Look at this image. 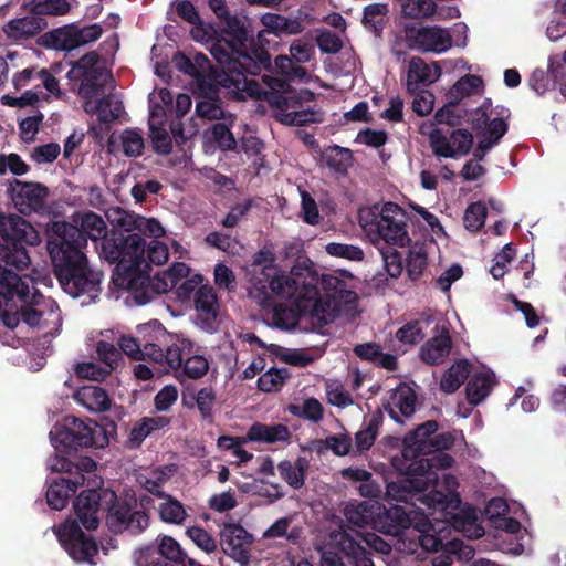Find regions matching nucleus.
Returning a JSON list of instances; mask_svg holds the SVG:
<instances>
[{"label":"nucleus","instance_id":"nucleus-1","mask_svg":"<svg viewBox=\"0 0 566 566\" xmlns=\"http://www.w3.org/2000/svg\"><path fill=\"white\" fill-rule=\"evenodd\" d=\"M40 241L39 232L25 219L0 212V310L19 308L22 321L31 327L41 324L43 312L38 306L44 297L31 276L19 275L14 270L28 269V247Z\"/></svg>","mask_w":566,"mask_h":566},{"label":"nucleus","instance_id":"nucleus-2","mask_svg":"<svg viewBox=\"0 0 566 566\" xmlns=\"http://www.w3.org/2000/svg\"><path fill=\"white\" fill-rule=\"evenodd\" d=\"M80 238L74 224L54 222L46 241L51 266L61 289L72 297L97 292L102 272L93 270L83 247L73 238Z\"/></svg>","mask_w":566,"mask_h":566},{"label":"nucleus","instance_id":"nucleus-3","mask_svg":"<svg viewBox=\"0 0 566 566\" xmlns=\"http://www.w3.org/2000/svg\"><path fill=\"white\" fill-rule=\"evenodd\" d=\"M95 247L101 259L115 264L113 282L116 286L135 291L134 298L140 305L153 298L144 290L151 283V266L145 260L146 240L139 233L113 228Z\"/></svg>","mask_w":566,"mask_h":566},{"label":"nucleus","instance_id":"nucleus-4","mask_svg":"<svg viewBox=\"0 0 566 566\" xmlns=\"http://www.w3.org/2000/svg\"><path fill=\"white\" fill-rule=\"evenodd\" d=\"M273 249L264 245L255 252L244 266L245 279L250 284L249 296L261 307L272 305V294L291 295L296 290L304 266L297 262L289 275L275 264Z\"/></svg>","mask_w":566,"mask_h":566},{"label":"nucleus","instance_id":"nucleus-5","mask_svg":"<svg viewBox=\"0 0 566 566\" xmlns=\"http://www.w3.org/2000/svg\"><path fill=\"white\" fill-rule=\"evenodd\" d=\"M453 461L450 454L443 453L442 451L415 459H399V457H394L391 464L401 475V479L397 482L389 483L388 489L397 493L422 492L426 489L427 482L421 478L428 474L432 469L450 468Z\"/></svg>","mask_w":566,"mask_h":566},{"label":"nucleus","instance_id":"nucleus-6","mask_svg":"<svg viewBox=\"0 0 566 566\" xmlns=\"http://www.w3.org/2000/svg\"><path fill=\"white\" fill-rule=\"evenodd\" d=\"M303 265L304 272L300 275L297 285H301L304 296L305 316H310L316 327H324L338 317L343 304L333 297L319 296L318 273L305 261Z\"/></svg>","mask_w":566,"mask_h":566},{"label":"nucleus","instance_id":"nucleus-7","mask_svg":"<svg viewBox=\"0 0 566 566\" xmlns=\"http://www.w3.org/2000/svg\"><path fill=\"white\" fill-rule=\"evenodd\" d=\"M438 428L436 420H428L417 426L401 440L402 450L399 459H415L451 449L454 444V436L451 432L433 436Z\"/></svg>","mask_w":566,"mask_h":566},{"label":"nucleus","instance_id":"nucleus-8","mask_svg":"<svg viewBox=\"0 0 566 566\" xmlns=\"http://www.w3.org/2000/svg\"><path fill=\"white\" fill-rule=\"evenodd\" d=\"M99 430L94 421L85 422L74 416H66L50 431V438L56 452L71 454L80 449L96 444L95 434Z\"/></svg>","mask_w":566,"mask_h":566},{"label":"nucleus","instance_id":"nucleus-9","mask_svg":"<svg viewBox=\"0 0 566 566\" xmlns=\"http://www.w3.org/2000/svg\"><path fill=\"white\" fill-rule=\"evenodd\" d=\"M107 527L113 533L142 534L149 526V515L144 510H138L137 497L135 494L118 496L114 503L108 505L105 515Z\"/></svg>","mask_w":566,"mask_h":566},{"label":"nucleus","instance_id":"nucleus-10","mask_svg":"<svg viewBox=\"0 0 566 566\" xmlns=\"http://www.w3.org/2000/svg\"><path fill=\"white\" fill-rule=\"evenodd\" d=\"M115 499L116 492L111 489L83 490L73 502L75 515L87 531H94L99 525L101 515L107 514L108 505Z\"/></svg>","mask_w":566,"mask_h":566},{"label":"nucleus","instance_id":"nucleus-11","mask_svg":"<svg viewBox=\"0 0 566 566\" xmlns=\"http://www.w3.org/2000/svg\"><path fill=\"white\" fill-rule=\"evenodd\" d=\"M243 49L244 48L237 46V44L226 39L217 40L212 44L210 52L218 65L213 66L214 69L209 70L206 81H201V85L208 90L209 94H214L211 81H216L222 86V84L226 83L221 76L222 74H226L231 78L234 75V72H238L241 69L240 55H242Z\"/></svg>","mask_w":566,"mask_h":566},{"label":"nucleus","instance_id":"nucleus-12","mask_svg":"<svg viewBox=\"0 0 566 566\" xmlns=\"http://www.w3.org/2000/svg\"><path fill=\"white\" fill-rule=\"evenodd\" d=\"M61 546L76 562H91L98 553V546L92 536L86 535L75 520L52 527Z\"/></svg>","mask_w":566,"mask_h":566},{"label":"nucleus","instance_id":"nucleus-13","mask_svg":"<svg viewBox=\"0 0 566 566\" xmlns=\"http://www.w3.org/2000/svg\"><path fill=\"white\" fill-rule=\"evenodd\" d=\"M429 145L437 157L457 158L470 153L473 135L464 128L453 129L449 135L437 128L429 134Z\"/></svg>","mask_w":566,"mask_h":566},{"label":"nucleus","instance_id":"nucleus-14","mask_svg":"<svg viewBox=\"0 0 566 566\" xmlns=\"http://www.w3.org/2000/svg\"><path fill=\"white\" fill-rule=\"evenodd\" d=\"M8 193L19 212L30 214L43 209L49 189L40 182H25L14 178L9 182Z\"/></svg>","mask_w":566,"mask_h":566},{"label":"nucleus","instance_id":"nucleus-15","mask_svg":"<svg viewBox=\"0 0 566 566\" xmlns=\"http://www.w3.org/2000/svg\"><path fill=\"white\" fill-rule=\"evenodd\" d=\"M268 87L271 92L266 94V102L280 112L302 107L303 101H313L314 93L308 88L296 91L284 78L268 77Z\"/></svg>","mask_w":566,"mask_h":566},{"label":"nucleus","instance_id":"nucleus-16","mask_svg":"<svg viewBox=\"0 0 566 566\" xmlns=\"http://www.w3.org/2000/svg\"><path fill=\"white\" fill-rule=\"evenodd\" d=\"M196 324L207 333H216L220 325V304L211 285H201L193 296Z\"/></svg>","mask_w":566,"mask_h":566},{"label":"nucleus","instance_id":"nucleus-17","mask_svg":"<svg viewBox=\"0 0 566 566\" xmlns=\"http://www.w3.org/2000/svg\"><path fill=\"white\" fill-rule=\"evenodd\" d=\"M361 532L352 527L340 525L331 533V541L343 552L355 566H375L370 552L358 541Z\"/></svg>","mask_w":566,"mask_h":566},{"label":"nucleus","instance_id":"nucleus-18","mask_svg":"<svg viewBox=\"0 0 566 566\" xmlns=\"http://www.w3.org/2000/svg\"><path fill=\"white\" fill-rule=\"evenodd\" d=\"M222 551L241 565H248L252 535L240 524H224L220 532Z\"/></svg>","mask_w":566,"mask_h":566},{"label":"nucleus","instance_id":"nucleus-19","mask_svg":"<svg viewBox=\"0 0 566 566\" xmlns=\"http://www.w3.org/2000/svg\"><path fill=\"white\" fill-rule=\"evenodd\" d=\"M156 552L160 558L147 566H202L196 558L190 557L179 542L170 535L157 536Z\"/></svg>","mask_w":566,"mask_h":566},{"label":"nucleus","instance_id":"nucleus-20","mask_svg":"<svg viewBox=\"0 0 566 566\" xmlns=\"http://www.w3.org/2000/svg\"><path fill=\"white\" fill-rule=\"evenodd\" d=\"M248 73L240 69L234 72V75L229 78L228 75L222 74L223 81L222 88L226 91V96L233 101H245L247 97L255 99H265L266 94L271 92L264 91L258 81L248 78Z\"/></svg>","mask_w":566,"mask_h":566},{"label":"nucleus","instance_id":"nucleus-21","mask_svg":"<svg viewBox=\"0 0 566 566\" xmlns=\"http://www.w3.org/2000/svg\"><path fill=\"white\" fill-rule=\"evenodd\" d=\"M417 400L416 391L410 386L400 384L391 391L389 400L382 403L381 410L398 424H405L402 418H410L416 412Z\"/></svg>","mask_w":566,"mask_h":566},{"label":"nucleus","instance_id":"nucleus-22","mask_svg":"<svg viewBox=\"0 0 566 566\" xmlns=\"http://www.w3.org/2000/svg\"><path fill=\"white\" fill-rule=\"evenodd\" d=\"M279 297L293 300L291 305L277 304L273 307L272 319L276 327L281 329H293L297 326L300 319L305 316L304 296L302 295L301 285H296V290L291 295H277Z\"/></svg>","mask_w":566,"mask_h":566},{"label":"nucleus","instance_id":"nucleus-23","mask_svg":"<svg viewBox=\"0 0 566 566\" xmlns=\"http://www.w3.org/2000/svg\"><path fill=\"white\" fill-rule=\"evenodd\" d=\"M84 481L85 478L80 471L73 478L60 476L52 479L49 482L45 494L48 505L55 511L63 510L69 499L76 492L78 486L84 484Z\"/></svg>","mask_w":566,"mask_h":566},{"label":"nucleus","instance_id":"nucleus-24","mask_svg":"<svg viewBox=\"0 0 566 566\" xmlns=\"http://www.w3.org/2000/svg\"><path fill=\"white\" fill-rule=\"evenodd\" d=\"M137 334L142 340L144 355H146L148 359H151V357H161V348L174 338L157 319L139 325L137 327Z\"/></svg>","mask_w":566,"mask_h":566},{"label":"nucleus","instance_id":"nucleus-25","mask_svg":"<svg viewBox=\"0 0 566 566\" xmlns=\"http://www.w3.org/2000/svg\"><path fill=\"white\" fill-rule=\"evenodd\" d=\"M438 333L432 338L428 339L420 348V359L430 366L442 364L450 355L452 348V339L447 327L439 325L436 326Z\"/></svg>","mask_w":566,"mask_h":566},{"label":"nucleus","instance_id":"nucleus-26","mask_svg":"<svg viewBox=\"0 0 566 566\" xmlns=\"http://www.w3.org/2000/svg\"><path fill=\"white\" fill-rule=\"evenodd\" d=\"M433 67L434 73H432L431 66L421 57L413 56L410 60L406 83L409 94H416L421 86H429L440 77V65L438 63H433Z\"/></svg>","mask_w":566,"mask_h":566},{"label":"nucleus","instance_id":"nucleus-27","mask_svg":"<svg viewBox=\"0 0 566 566\" xmlns=\"http://www.w3.org/2000/svg\"><path fill=\"white\" fill-rule=\"evenodd\" d=\"M416 44L426 52L442 53L452 46V36L440 27H422L415 36Z\"/></svg>","mask_w":566,"mask_h":566},{"label":"nucleus","instance_id":"nucleus-28","mask_svg":"<svg viewBox=\"0 0 566 566\" xmlns=\"http://www.w3.org/2000/svg\"><path fill=\"white\" fill-rule=\"evenodd\" d=\"M74 228L78 231L80 238L75 237L73 239L83 248L86 247L87 239L101 242L109 233L103 217L93 211L84 212L81 216L80 227L74 226Z\"/></svg>","mask_w":566,"mask_h":566},{"label":"nucleus","instance_id":"nucleus-29","mask_svg":"<svg viewBox=\"0 0 566 566\" xmlns=\"http://www.w3.org/2000/svg\"><path fill=\"white\" fill-rule=\"evenodd\" d=\"M48 27L43 17L30 14L23 18L12 19L3 27V32L8 38L14 40H24L33 38Z\"/></svg>","mask_w":566,"mask_h":566},{"label":"nucleus","instance_id":"nucleus-30","mask_svg":"<svg viewBox=\"0 0 566 566\" xmlns=\"http://www.w3.org/2000/svg\"><path fill=\"white\" fill-rule=\"evenodd\" d=\"M382 423L384 413L379 408L369 415L361 429L355 433L354 454H361L374 446Z\"/></svg>","mask_w":566,"mask_h":566},{"label":"nucleus","instance_id":"nucleus-31","mask_svg":"<svg viewBox=\"0 0 566 566\" xmlns=\"http://www.w3.org/2000/svg\"><path fill=\"white\" fill-rule=\"evenodd\" d=\"M370 226V230H375L386 245L405 247L410 241L406 229V219L402 222L399 220H375Z\"/></svg>","mask_w":566,"mask_h":566},{"label":"nucleus","instance_id":"nucleus-32","mask_svg":"<svg viewBox=\"0 0 566 566\" xmlns=\"http://www.w3.org/2000/svg\"><path fill=\"white\" fill-rule=\"evenodd\" d=\"M377 524L379 532L390 536H400L411 527L412 520L403 507L392 506L385 510Z\"/></svg>","mask_w":566,"mask_h":566},{"label":"nucleus","instance_id":"nucleus-33","mask_svg":"<svg viewBox=\"0 0 566 566\" xmlns=\"http://www.w3.org/2000/svg\"><path fill=\"white\" fill-rule=\"evenodd\" d=\"M77 76L81 80L78 95L92 101L104 91L105 83L112 75L103 67H91L77 73Z\"/></svg>","mask_w":566,"mask_h":566},{"label":"nucleus","instance_id":"nucleus-34","mask_svg":"<svg viewBox=\"0 0 566 566\" xmlns=\"http://www.w3.org/2000/svg\"><path fill=\"white\" fill-rule=\"evenodd\" d=\"M211 84L214 88V94H209L208 90L201 85V81H199V86L197 87L198 94L202 97L201 101L197 102L196 113L199 117L207 119H220L223 118L224 112L220 105L219 93L222 88L219 83L216 81H211Z\"/></svg>","mask_w":566,"mask_h":566},{"label":"nucleus","instance_id":"nucleus-35","mask_svg":"<svg viewBox=\"0 0 566 566\" xmlns=\"http://www.w3.org/2000/svg\"><path fill=\"white\" fill-rule=\"evenodd\" d=\"M76 34L75 24H66L45 32L41 38V43L46 49L57 51H72L78 48V42H76Z\"/></svg>","mask_w":566,"mask_h":566},{"label":"nucleus","instance_id":"nucleus-36","mask_svg":"<svg viewBox=\"0 0 566 566\" xmlns=\"http://www.w3.org/2000/svg\"><path fill=\"white\" fill-rule=\"evenodd\" d=\"M291 433L289 428L281 423L269 426L255 422L249 428L247 432L248 441L266 443L285 442L289 441Z\"/></svg>","mask_w":566,"mask_h":566},{"label":"nucleus","instance_id":"nucleus-37","mask_svg":"<svg viewBox=\"0 0 566 566\" xmlns=\"http://www.w3.org/2000/svg\"><path fill=\"white\" fill-rule=\"evenodd\" d=\"M318 285L325 292V297H333L342 304H352L357 300V294L349 290L347 283L336 275H318Z\"/></svg>","mask_w":566,"mask_h":566},{"label":"nucleus","instance_id":"nucleus-38","mask_svg":"<svg viewBox=\"0 0 566 566\" xmlns=\"http://www.w3.org/2000/svg\"><path fill=\"white\" fill-rule=\"evenodd\" d=\"M261 22L265 30L263 32L273 33L277 36L285 34H300L304 30V25L297 19H290L276 13H265L261 18Z\"/></svg>","mask_w":566,"mask_h":566},{"label":"nucleus","instance_id":"nucleus-39","mask_svg":"<svg viewBox=\"0 0 566 566\" xmlns=\"http://www.w3.org/2000/svg\"><path fill=\"white\" fill-rule=\"evenodd\" d=\"M240 56L241 69L252 76L259 75L262 70H272L271 55L262 46L252 45L251 52L245 48Z\"/></svg>","mask_w":566,"mask_h":566},{"label":"nucleus","instance_id":"nucleus-40","mask_svg":"<svg viewBox=\"0 0 566 566\" xmlns=\"http://www.w3.org/2000/svg\"><path fill=\"white\" fill-rule=\"evenodd\" d=\"M281 478L293 489L300 490L305 483L308 470V462L305 458L298 457L294 463L283 460L277 464Z\"/></svg>","mask_w":566,"mask_h":566},{"label":"nucleus","instance_id":"nucleus-41","mask_svg":"<svg viewBox=\"0 0 566 566\" xmlns=\"http://www.w3.org/2000/svg\"><path fill=\"white\" fill-rule=\"evenodd\" d=\"M471 363L468 359H460L449 367L440 381V388L446 394L455 392L470 375Z\"/></svg>","mask_w":566,"mask_h":566},{"label":"nucleus","instance_id":"nucleus-42","mask_svg":"<svg viewBox=\"0 0 566 566\" xmlns=\"http://www.w3.org/2000/svg\"><path fill=\"white\" fill-rule=\"evenodd\" d=\"M322 158L329 169L340 175L347 174L348 168L354 164L353 151L338 145L328 146Z\"/></svg>","mask_w":566,"mask_h":566},{"label":"nucleus","instance_id":"nucleus-43","mask_svg":"<svg viewBox=\"0 0 566 566\" xmlns=\"http://www.w3.org/2000/svg\"><path fill=\"white\" fill-rule=\"evenodd\" d=\"M483 81L480 76L467 74L460 77L447 92V99L451 105H459L460 101L467 96L474 94Z\"/></svg>","mask_w":566,"mask_h":566},{"label":"nucleus","instance_id":"nucleus-44","mask_svg":"<svg viewBox=\"0 0 566 566\" xmlns=\"http://www.w3.org/2000/svg\"><path fill=\"white\" fill-rule=\"evenodd\" d=\"M163 500L157 509L159 518L167 524L182 525L188 517L184 504L170 494Z\"/></svg>","mask_w":566,"mask_h":566},{"label":"nucleus","instance_id":"nucleus-45","mask_svg":"<svg viewBox=\"0 0 566 566\" xmlns=\"http://www.w3.org/2000/svg\"><path fill=\"white\" fill-rule=\"evenodd\" d=\"M388 6L386 3H371L364 8L361 24L375 35L379 36L387 23Z\"/></svg>","mask_w":566,"mask_h":566},{"label":"nucleus","instance_id":"nucleus-46","mask_svg":"<svg viewBox=\"0 0 566 566\" xmlns=\"http://www.w3.org/2000/svg\"><path fill=\"white\" fill-rule=\"evenodd\" d=\"M432 321L430 316H427L406 323L396 332L397 340L407 345L419 344L426 336L423 328L429 326Z\"/></svg>","mask_w":566,"mask_h":566},{"label":"nucleus","instance_id":"nucleus-47","mask_svg":"<svg viewBox=\"0 0 566 566\" xmlns=\"http://www.w3.org/2000/svg\"><path fill=\"white\" fill-rule=\"evenodd\" d=\"M272 69L275 70V72L280 76H272L273 78H284L290 83L293 80H303L307 76V71L301 66L297 65L291 56L287 55H277L274 60V65H272ZM268 77L264 76L263 81L268 84Z\"/></svg>","mask_w":566,"mask_h":566},{"label":"nucleus","instance_id":"nucleus-48","mask_svg":"<svg viewBox=\"0 0 566 566\" xmlns=\"http://www.w3.org/2000/svg\"><path fill=\"white\" fill-rule=\"evenodd\" d=\"M30 13L36 17L63 15L71 9L66 0H31L23 4Z\"/></svg>","mask_w":566,"mask_h":566},{"label":"nucleus","instance_id":"nucleus-49","mask_svg":"<svg viewBox=\"0 0 566 566\" xmlns=\"http://www.w3.org/2000/svg\"><path fill=\"white\" fill-rule=\"evenodd\" d=\"M492 379L489 375L480 373L474 375L467 384L465 396L470 405L476 406L490 394Z\"/></svg>","mask_w":566,"mask_h":566},{"label":"nucleus","instance_id":"nucleus-50","mask_svg":"<svg viewBox=\"0 0 566 566\" xmlns=\"http://www.w3.org/2000/svg\"><path fill=\"white\" fill-rule=\"evenodd\" d=\"M83 403L93 411H106L111 408V398L99 386H84L78 392Z\"/></svg>","mask_w":566,"mask_h":566},{"label":"nucleus","instance_id":"nucleus-51","mask_svg":"<svg viewBox=\"0 0 566 566\" xmlns=\"http://www.w3.org/2000/svg\"><path fill=\"white\" fill-rule=\"evenodd\" d=\"M190 268L184 262H175L163 279H158L157 283L153 285L156 293H165L170 286H176L181 280L189 276Z\"/></svg>","mask_w":566,"mask_h":566},{"label":"nucleus","instance_id":"nucleus-52","mask_svg":"<svg viewBox=\"0 0 566 566\" xmlns=\"http://www.w3.org/2000/svg\"><path fill=\"white\" fill-rule=\"evenodd\" d=\"M315 443L321 447L317 449L318 452L325 448L337 457H345L354 451L352 437L347 432L328 436L324 440H316Z\"/></svg>","mask_w":566,"mask_h":566},{"label":"nucleus","instance_id":"nucleus-53","mask_svg":"<svg viewBox=\"0 0 566 566\" xmlns=\"http://www.w3.org/2000/svg\"><path fill=\"white\" fill-rule=\"evenodd\" d=\"M374 505L367 502L358 504H347L344 509L346 521L355 526L364 527L369 525L374 520Z\"/></svg>","mask_w":566,"mask_h":566},{"label":"nucleus","instance_id":"nucleus-54","mask_svg":"<svg viewBox=\"0 0 566 566\" xmlns=\"http://www.w3.org/2000/svg\"><path fill=\"white\" fill-rule=\"evenodd\" d=\"M223 24L222 32L228 35L229 41L237 44V46H242L245 49L248 41V31L244 27V23L235 15L229 14L222 21Z\"/></svg>","mask_w":566,"mask_h":566},{"label":"nucleus","instance_id":"nucleus-55","mask_svg":"<svg viewBox=\"0 0 566 566\" xmlns=\"http://www.w3.org/2000/svg\"><path fill=\"white\" fill-rule=\"evenodd\" d=\"M182 346L174 343V339L161 348V357H151L150 360L159 364H167L171 369H178L184 364V347L186 340L181 342ZM187 344H190L187 342Z\"/></svg>","mask_w":566,"mask_h":566},{"label":"nucleus","instance_id":"nucleus-56","mask_svg":"<svg viewBox=\"0 0 566 566\" xmlns=\"http://www.w3.org/2000/svg\"><path fill=\"white\" fill-rule=\"evenodd\" d=\"M436 7L433 0H405L401 13L408 19H423L433 14Z\"/></svg>","mask_w":566,"mask_h":566},{"label":"nucleus","instance_id":"nucleus-57","mask_svg":"<svg viewBox=\"0 0 566 566\" xmlns=\"http://www.w3.org/2000/svg\"><path fill=\"white\" fill-rule=\"evenodd\" d=\"M488 210L482 201L472 202L468 206L463 216L464 227L471 232H478L485 223Z\"/></svg>","mask_w":566,"mask_h":566},{"label":"nucleus","instance_id":"nucleus-58","mask_svg":"<svg viewBox=\"0 0 566 566\" xmlns=\"http://www.w3.org/2000/svg\"><path fill=\"white\" fill-rule=\"evenodd\" d=\"M428 265L427 252L423 248H412L409 250L406 270L411 281L419 280Z\"/></svg>","mask_w":566,"mask_h":566},{"label":"nucleus","instance_id":"nucleus-59","mask_svg":"<svg viewBox=\"0 0 566 566\" xmlns=\"http://www.w3.org/2000/svg\"><path fill=\"white\" fill-rule=\"evenodd\" d=\"M291 412L305 420L312 422H319L324 416V408L316 398H307L304 400L302 406H291Z\"/></svg>","mask_w":566,"mask_h":566},{"label":"nucleus","instance_id":"nucleus-60","mask_svg":"<svg viewBox=\"0 0 566 566\" xmlns=\"http://www.w3.org/2000/svg\"><path fill=\"white\" fill-rule=\"evenodd\" d=\"M289 373L286 369L271 368L269 371L261 375L258 379V388L263 392H271L277 390L287 378Z\"/></svg>","mask_w":566,"mask_h":566},{"label":"nucleus","instance_id":"nucleus-61","mask_svg":"<svg viewBox=\"0 0 566 566\" xmlns=\"http://www.w3.org/2000/svg\"><path fill=\"white\" fill-rule=\"evenodd\" d=\"M379 250L388 275L394 279L400 276L403 271L401 253L395 247L390 245L382 247Z\"/></svg>","mask_w":566,"mask_h":566},{"label":"nucleus","instance_id":"nucleus-62","mask_svg":"<svg viewBox=\"0 0 566 566\" xmlns=\"http://www.w3.org/2000/svg\"><path fill=\"white\" fill-rule=\"evenodd\" d=\"M123 151L128 157H138L144 150L143 135L136 129H125L120 136Z\"/></svg>","mask_w":566,"mask_h":566},{"label":"nucleus","instance_id":"nucleus-63","mask_svg":"<svg viewBox=\"0 0 566 566\" xmlns=\"http://www.w3.org/2000/svg\"><path fill=\"white\" fill-rule=\"evenodd\" d=\"M325 250L332 256L349 261H361L365 256L364 251L359 247L347 243L329 242Z\"/></svg>","mask_w":566,"mask_h":566},{"label":"nucleus","instance_id":"nucleus-64","mask_svg":"<svg viewBox=\"0 0 566 566\" xmlns=\"http://www.w3.org/2000/svg\"><path fill=\"white\" fill-rule=\"evenodd\" d=\"M186 535L203 552L210 554L217 551L216 539L201 526L187 527Z\"/></svg>","mask_w":566,"mask_h":566}]
</instances>
